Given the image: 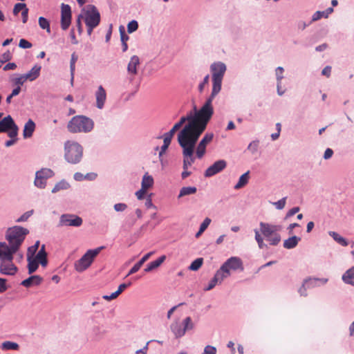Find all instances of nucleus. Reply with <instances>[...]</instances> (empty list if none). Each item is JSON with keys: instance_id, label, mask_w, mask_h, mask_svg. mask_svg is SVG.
Returning a JSON list of instances; mask_svg holds the SVG:
<instances>
[{"instance_id": "nucleus-31", "label": "nucleus", "mask_w": 354, "mask_h": 354, "mask_svg": "<svg viewBox=\"0 0 354 354\" xmlns=\"http://www.w3.org/2000/svg\"><path fill=\"white\" fill-rule=\"evenodd\" d=\"M300 240L301 238L296 236H292L284 241L283 247L286 249L294 248L297 245Z\"/></svg>"}, {"instance_id": "nucleus-49", "label": "nucleus", "mask_w": 354, "mask_h": 354, "mask_svg": "<svg viewBox=\"0 0 354 354\" xmlns=\"http://www.w3.org/2000/svg\"><path fill=\"white\" fill-rule=\"evenodd\" d=\"M259 142L258 141H252L250 142L248 147V149L252 153H254L258 149Z\"/></svg>"}, {"instance_id": "nucleus-25", "label": "nucleus", "mask_w": 354, "mask_h": 354, "mask_svg": "<svg viewBox=\"0 0 354 354\" xmlns=\"http://www.w3.org/2000/svg\"><path fill=\"white\" fill-rule=\"evenodd\" d=\"M166 259L165 255H162L156 261H151L147 264V267L145 268V272H149L154 269L158 268Z\"/></svg>"}, {"instance_id": "nucleus-57", "label": "nucleus", "mask_w": 354, "mask_h": 354, "mask_svg": "<svg viewBox=\"0 0 354 354\" xmlns=\"http://www.w3.org/2000/svg\"><path fill=\"white\" fill-rule=\"evenodd\" d=\"M283 68L281 66H279L276 69V76L277 82H281V80L283 79Z\"/></svg>"}, {"instance_id": "nucleus-37", "label": "nucleus", "mask_w": 354, "mask_h": 354, "mask_svg": "<svg viewBox=\"0 0 354 354\" xmlns=\"http://www.w3.org/2000/svg\"><path fill=\"white\" fill-rule=\"evenodd\" d=\"M38 22L41 29L46 30L48 32H50L49 21L46 18L43 17H39Z\"/></svg>"}, {"instance_id": "nucleus-41", "label": "nucleus", "mask_w": 354, "mask_h": 354, "mask_svg": "<svg viewBox=\"0 0 354 354\" xmlns=\"http://www.w3.org/2000/svg\"><path fill=\"white\" fill-rule=\"evenodd\" d=\"M37 172L38 173V175H41V176H42V178L45 180L53 175V171L51 169L47 168L41 169L40 171Z\"/></svg>"}, {"instance_id": "nucleus-34", "label": "nucleus", "mask_w": 354, "mask_h": 354, "mask_svg": "<svg viewBox=\"0 0 354 354\" xmlns=\"http://www.w3.org/2000/svg\"><path fill=\"white\" fill-rule=\"evenodd\" d=\"M197 191L196 187H183L180 189L178 198H182L185 196L194 194Z\"/></svg>"}, {"instance_id": "nucleus-43", "label": "nucleus", "mask_w": 354, "mask_h": 354, "mask_svg": "<svg viewBox=\"0 0 354 354\" xmlns=\"http://www.w3.org/2000/svg\"><path fill=\"white\" fill-rule=\"evenodd\" d=\"M138 28V24L136 20H132L127 25V31L129 33L135 32Z\"/></svg>"}, {"instance_id": "nucleus-26", "label": "nucleus", "mask_w": 354, "mask_h": 354, "mask_svg": "<svg viewBox=\"0 0 354 354\" xmlns=\"http://www.w3.org/2000/svg\"><path fill=\"white\" fill-rule=\"evenodd\" d=\"M42 266H46L47 265V253L45 251V245H42L38 253L35 257Z\"/></svg>"}, {"instance_id": "nucleus-35", "label": "nucleus", "mask_w": 354, "mask_h": 354, "mask_svg": "<svg viewBox=\"0 0 354 354\" xmlns=\"http://www.w3.org/2000/svg\"><path fill=\"white\" fill-rule=\"evenodd\" d=\"M328 234L339 245H341L342 246L348 245V243L347 242V241L344 237L340 236L338 233H337L335 232L330 231V232H329Z\"/></svg>"}, {"instance_id": "nucleus-61", "label": "nucleus", "mask_w": 354, "mask_h": 354, "mask_svg": "<svg viewBox=\"0 0 354 354\" xmlns=\"http://www.w3.org/2000/svg\"><path fill=\"white\" fill-rule=\"evenodd\" d=\"M8 289L6 286V280L0 278V293L4 292Z\"/></svg>"}, {"instance_id": "nucleus-22", "label": "nucleus", "mask_w": 354, "mask_h": 354, "mask_svg": "<svg viewBox=\"0 0 354 354\" xmlns=\"http://www.w3.org/2000/svg\"><path fill=\"white\" fill-rule=\"evenodd\" d=\"M35 129V123L31 119H29L25 124L23 130V136L24 138H29L32 137L33 132Z\"/></svg>"}, {"instance_id": "nucleus-18", "label": "nucleus", "mask_w": 354, "mask_h": 354, "mask_svg": "<svg viewBox=\"0 0 354 354\" xmlns=\"http://www.w3.org/2000/svg\"><path fill=\"white\" fill-rule=\"evenodd\" d=\"M140 65V59L137 55L131 57L127 66V72L130 77V80H133L138 73L137 67Z\"/></svg>"}, {"instance_id": "nucleus-7", "label": "nucleus", "mask_w": 354, "mask_h": 354, "mask_svg": "<svg viewBox=\"0 0 354 354\" xmlns=\"http://www.w3.org/2000/svg\"><path fill=\"white\" fill-rule=\"evenodd\" d=\"M104 248V246L98 247L93 250H88L75 263V269L78 272H82L88 269L93 263L95 257Z\"/></svg>"}, {"instance_id": "nucleus-45", "label": "nucleus", "mask_w": 354, "mask_h": 354, "mask_svg": "<svg viewBox=\"0 0 354 354\" xmlns=\"http://www.w3.org/2000/svg\"><path fill=\"white\" fill-rule=\"evenodd\" d=\"M8 131V136L12 139H17L16 137L18 133V127L15 123V125L12 126V128H10Z\"/></svg>"}, {"instance_id": "nucleus-4", "label": "nucleus", "mask_w": 354, "mask_h": 354, "mask_svg": "<svg viewBox=\"0 0 354 354\" xmlns=\"http://www.w3.org/2000/svg\"><path fill=\"white\" fill-rule=\"evenodd\" d=\"M93 127V121L84 115L73 117L67 124L68 131L73 133H88L92 131Z\"/></svg>"}, {"instance_id": "nucleus-10", "label": "nucleus", "mask_w": 354, "mask_h": 354, "mask_svg": "<svg viewBox=\"0 0 354 354\" xmlns=\"http://www.w3.org/2000/svg\"><path fill=\"white\" fill-rule=\"evenodd\" d=\"M240 270H243V266L241 259L236 257H232L228 259L220 268V272L222 273L225 278L230 275V270L236 271Z\"/></svg>"}, {"instance_id": "nucleus-32", "label": "nucleus", "mask_w": 354, "mask_h": 354, "mask_svg": "<svg viewBox=\"0 0 354 354\" xmlns=\"http://www.w3.org/2000/svg\"><path fill=\"white\" fill-rule=\"evenodd\" d=\"M27 260L28 262V273L32 274L37 270L39 266V263H40L37 259L32 257L31 256H28L27 257Z\"/></svg>"}, {"instance_id": "nucleus-3", "label": "nucleus", "mask_w": 354, "mask_h": 354, "mask_svg": "<svg viewBox=\"0 0 354 354\" xmlns=\"http://www.w3.org/2000/svg\"><path fill=\"white\" fill-rule=\"evenodd\" d=\"M201 108L196 112L195 115L194 116L192 115V114L187 115L186 117H182L180 120L176 123L174 127L171 129V130L167 132V133L173 137L175 134V133L183 126V124L186 122L188 121V123L184 127L185 128L187 127L190 123L194 122L197 127L198 125L201 124L203 122L205 124V129L207 127V124L208 122L210 120L213 113H211L210 114H206V115H202L201 113Z\"/></svg>"}, {"instance_id": "nucleus-33", "label": "nucleus", "mask_w": 354, "mask_h": 354, "mask_svg": "<svg viewBox=\"0 0 354 354\" xmlns=\"http://www.w3.org/2000/svg\"><path fill=\"white\" fill-rule=\"evenodd\" d=\"M249 171H248L240 176L238 183L234 186L235 189H241L248 184L249 180Z\"/></svg>"}, {"instance_id": "nucleus-20", "label": "nucleus", "mask_w": 354, "mask_h": 354, "mask_svg": "<svg viewBox=\"0 0 354 354\" xmlns=\"http://www.w3.org/2000/svg\"><path fill=\"white\" fill-rule=\"evenodd\" d=\"M42 281V278L39 275H32L21 282V285L26 288L33 286H39Z\"/></svg>"}, {"instance_id": "nucleus-53", "label": "nucleus", "mask_w": 354, "mask_h": 354, "mask_svg": "<svg viewBox=\"0 0 354 354\" xmlns=\"http://www.w3.org/2000/svg\"><path fill=\"white\" fill-rule=\"evenodd\" d=\"M310 281V279H306L304 281V283L302 284V286L299 289V292L300 293V295L301 296H306L307 295L306 285L308 284Z\"/></svg>"}, {"instance_id": "nucleus-5", "label": "nucleus", "mask_w": 354, "mask_h": 354, "mask_svg": "<svg viewBox=\"0 0 354 354\" xmlns=\"http://www.w3.org/2000/svg\"><path fill=\"white\" fill-rule=\"evenodd\" d=\"M28 232L29 231L23 227L14 226L8 229L6 239L9 245L15 247V250L18 251Z\"/></svg>"}, {"instance_id": "nucleus-42", "label": "nucleus", "mask_w": 354, "mask_h": 354, "mask_svg": "<svg viewBox=\"0 0 354 354\" xmlns=\"http://www.w3.org/2000/svg\"><path fill=\"white\" fill-rule=\"evenodd\" d=\"M255 233V240L257 241L258 245L260 248H263L266 246V244L263 243V239L260 234V232L258 230H254Z\"/></svg>"}, {"instance_id": "nucleus-62", "label": "nucleus", "mask_w": 354, "mask_h": 354, "mask_svg": "<svg viewBox=\"0 0 354 354\" xmlns=\"http://www.w3.org/2000/svg\"><path fill=\"white\" fill-rule=\"evenodd\" d=\"M210 223H211V219L209 218H206L203 221V222L201 224L200 229H201V230L205 231L207 228V227L209 226Z\"/></svg>"}, {"instance_id": "nucleus-55", "label": "nucleus", "mask_w": 354, "mask_h": 354, "mask_svg": "<svg viewBox=\"0 0 354 354\" xmlns=\"http://www.w3.org/2000/svg\"><path fill=\"white\" fill-rule=\"evenodd\" d=\"M12 58V55L10 53V52L9 50L6 51V53H4L2 55H1V62H3V64L5 63L6 62H8L9 61L10 59H11Z\"/></svg>"}, {"instance_id": "nucleus-36", "label": "nucleus", "mask_w": 354, "mask_h": 354, "mask_svg": "<svg viewBox=\"0 0 354 354\" xmlns=\"http://www.w3.org/2000/svg\"><path fill=\"white\" fill-rule=\"evenodd\" d=\"M78 59V56L76 55L75 53H73L71 55V63H70V69H71V84H73V80H74V73H75V63L77 60Z\"/></svg>"}, {"instance_id": "nucleus-38", "label": "nucleus", "mask_w": 354, "mask_h": 354, "mask_svg": "<svg viewBox=\"0 0 354 354\" xmlns=\"http://www.w3.org/2000/svg\"><path fill=\"white\" fill-rule=\"evenodd\" d=\"M19 348V344L15 342L6 341L2 344V348L5 350H18Z\"/></svg>"}, {"instance_id": "nucleus-40", "label": "nucleus", "mask_w": 354, "mask_h": 354, "mask_svg": "<svg viewBox=\"0 0 354 354\" xmlns=\"http://www.w3.org/2000/svg\"><path fill=\"white\" fill-rule=\"evenodd\" d=\"M46 180L42 178L41 175H38V173L36 172V177L35 180V185L39 188H44L46 186Z\"/></svg>"}, {"instance_id": "nucleus-19", "label": "nucleus", "mask_w": 354, "mask_h": 354, "mask_svg": "<svg viewBox=\"0 0 354 354\" xmlns=\"http://www.w3.org/2000/svg\"><path fill=\"white\" fill-rule=\"evenodd\" d=\"M96 100V106L99 109H102L106 100V92L102 86H99L95 93Z\"/></svg>"}, {"instance_id": "nucleus-11", "label": "nucleus", "mask_w": 354, "mask_h": 354, "mask_svg": "<svg viewBox=\"0 0 354 354\" xmlns=\"http://www.w3.org/2000/svg\"><path fill=\"white\" fill-rule=\"evenodd\" d=\"M171 330L174 334L176 337H181L185 334L186 330H191L194 328V324L192 323L190 317H186L183 322H174L171 325Z\"/></svg>"}, {"instance_id": "nucleus-52", "label": "nucleus", "mask_w": 354, "mask_h": 354, "mask_svg": "<svg viewBox=\"0 0 354 354\" xmlns=\"http://www.w3.org/2000/svg\"><path fill=\"white\" fill-rule=\"evenodd\" d=\"M286 201V197H283V198L278 201L277 202H275L274 203V205H275L277 209H282L285 207Z\"/></svg>"}, {"instance_id": "nucleus-21", "label": "nucleus", "mask_w": 354, "mask_h": 354, "mask_svg": "<svg viewBox=\"0 0 354 354\" xmlns=\"http://www.w3.org/2000/svg\"><path fill=\"white\" fill-rule=\"evenodd\" d=\"M15 125V122L10 115L3 118L0 121V133L8 131L12 126Z\"/></svg>"}, {"instance_id": "nucleus-64", "label": "nucleus", "mask_w": 354, "mask_h": 354, "mask_svg": "<svg viewBox=\"0 0 354 354\" xmlns=\"http://www.w3.org/2000/svg\"><path fill=\"white\" fill-rule=\"evenodd\" d=\"M172 138L173 137H171V136H169V134L165 133L164 134V136H163V138H164L163 139V145H166L167 146H169Z\"/></svg>"}, {"instance_id": "nucleus-39", "label": "nucleus", "mask_w": 354, "mask_h": 354, "mask_svg": "<svg viewBox=\"0 0 354 354\" xmlns=\"http://www.w3.org/2000/svg\"><path fill=\"white\" fill-rule=\"evenodd\" d=\"M203 258H198L195 259L189 266V268L191 270L196 271L198 270L203 265Z\"/></svg>"}, {"instance_id": "nucleus-6", "label": "nucleus", "mask_w": 354, "mask_h": 354, "mask_svg": "<svg viewBox=\"0 0 354 354\" xmlns=\"http://www.w3.org/2000/svg\"><path fill=\"white\" fill-rule=\"evenodd\" d=\"M83 156L82 147L75 141H66L64 144V158L71 164L78 163Z\"/></svg>"}, {"instance_id": "nucleus-50", "label": "nucleus", "mask_w": 354, "mask_h": 354, "mask_svg": "<svg viewBox=\"0 0 354 354\" xmlns=\"http://www.w3.org/2000/svg\"><path fill=\"white\" fill-rule=\"evenodd\" d=\"M67 186H68V184H66L65 183H57V185H55V186L52 189V192L55 193L60 189H66Z\"/></svg>"}, {"instance_id": "nucleus-29", "label": "nucleus", "mask_w": 354, "mask_h": 354, "mask_svg": "<svg viewBox=\"0 0 354 354\" xmlns=\"http://www.w3.org/2000/svg\"><path fill=\"white\" fill-rule=\"evenodd\" d=\"M153 177L149 175L148 173H146L142 177L141 187L147 191L153 186Z\"/></svg>"}, {"instance_id": "nucleus-15", "label": "nucleus", "mask_w": 354, "mask_h": 354, "mask_svg": "<svg viewBox=\"0 0 354 354\" xmlns=\"http://www.w3.org/2000/svg\"><path fill=\"white\" fill-rule=\"evenodd\" d=\"M17 252L15 247L8 245L6 242H0V261L13 260V255Z\"/></svg>"}, {"instance_id": "nucleus-48", "label": "nucleus", "mask_w": 354, "mask_h": 354, "mask_svg": "<svg viewBox=\"0 0 354 354\" xmlns=\"http://www.w3.org/2000/svg\"><path fill=\"white\" fill-rule=\"evenodd\" d=\"M19 46L21 48H30L32 46V44L25 39L19 40Z\"/></svg>"}, {"instance_id": "nucleus-27", "label": "nucleus", "mask_w": 354, "mask_h": 354, "mask_svg": "<svg viewBox=\"0 0 354 354\" xmlns=\"http://www.w3.org/2000/svg\"><path fill=\"white\" fill-rule=\"evenodd\" d=\"M41 66L35 65L31 68V70L28 73L24 74V75L26 76L28 80L34 81L39 76Z\"/></svg>"}, {"instance_id": "nucleus-47", "label": "nucleus", "mask_w": 354, "mask_h": 354, "mask_svg": "<svg viewBox=\"0 0 354 354\" xmlns=\"http://www.w3.org/2000/svg\"><path fill=\"white\" fill-rule=\"evenodd\" d=\"M28 80L26 79V76L24 75H20L19 77H16L15 80H14V83L15 85H17V86H20L21 85L24 84V83L27 81Z\"/></svg>"}, {"instance_id": "nucleus-14", "label": "nucleus", "mask_w": 354, "mask_h": 354, "mask_svg": "<svg viewBox=\"0 0 354 354\" xmlns=\"http://www.w3.org/2000/svg\"><path fill=\"white\" fill-rule=\"evenodd\" d=\"M214 138V133H207L205 134L202 140L198 143V146L196 147V156L198 158H201L203 157L206 152V147L207 145L210 143Z\"/></svg>"}, {"instance_id": "nucleus-28", "label": "nucleus", "mask_w": 354, "mask_h": 354, "mask_svg": "<svg viewBox=\"0 0 354 354\" xmlns=\"http://www.w3.org/2000/svg\"><path fill=\"white\" fill-rule=\"evenodd\" d=\"M342 280L347 284L354 286V266L346 271L342 275Z\"/></svg>"}, {"instance_id": "nucleus-46", "label": "nucleus", "mask_w": 354, "mask_h": 354, "mask_svg": "<svg viewBox=\"0 0 354 354\" xmlns=\"http://www.w3.org/2000/svg\"><path fill=\"white\" fill-rule=\"evenodd\" d=\"M120 35V39L122 43H127L128 39H129V36L126 34L124 26H120L119 28Z\"/></svg>"}, {"instance_id": "nucleus-17", "label": "nucleus", "mask_w": 354, "mask_h": 354, "mask_svg": "<svg viewBox=\"0 0 354 354\" xmlns=\"http://www.w3.org/2000/svg\"><path fill=\"white\" fill-rule=\"evenodd\" d=\"M17 271V268L12 263V260H1L0 264V272L6 275H14Z\"/></svg>"}, {"instance_id": "nucleus-54", "label": "nucleus", "mask_w": 354, "mask_h": 354, "mask_svg": "<svg viewBox=\"0 0 354 354\" xmlns=\"http://www.w3.org/2000/svg\"><path fill=\"white\" fill-rule=\"evenodd\" d=\"M32 211H28L25 212L22 216H21L17 220V222H24L26 221L32 214Z\"/></svg>"}, {"instance_id": "nucleus-30", "label": "nucleus", "mask_w": 354, "mask_h": 354, "mask_svg": "<svg viewBox=\"0 0 354 354\" xmlns=\"http://www.w3.org/2000/svg\"><path fill=\"white\" fill-rule=\"evenodd\" d=\"M333 12V8H328L324 11H317L312 17V21H316L322 17L327 18Z\"/></svg>"}, {"instance_id": "nucleus-60", "label": "nucleus", "mask_w": 354, "mask_h": 354, "mask_svg": "<svg viewBox=\"0 0 354 354\" xmlns=\"http://www.w3.org/2000/svg\"><path fill=\"white\" fill-rule=\"evenodd\" d=\"M146 192H147V190H145L141 187L140 189H139L138 191H137L136 192V196L138 200H142L144 198V196H145Z\"/></svg>"}, {"instance_id": "nucleus-8", "label": "nucleus", "mask_w": 354, "mask_h": 354, "mask_svg": "<svg viewBox=\"0 0 354 354\" xmlns=\"http://www.w3.org/2000/svg\"><path fill=\"white\" fill-rule=\"evenodd\" d=\"M260 231L272 245H277L281 241V236L278 233L281 230L279 225H271L261 222Z\"/></svg>"}, {"instance_id": "nucleus-51", "label": "nucleus", "mask_w": 354, "mask_h": 354, "mask_svg": "<svg viewBox=\"0 0 354 354\" xmlns=\"http://www.w3.org/2000/svg\"><path fill=\"white\" fill-rule=\"evenodd\" d=\"M209 75H207L204 79L203 81L198 85V91L200 93H202L204 90L205 86L208 84L209 82Z\"/></svg>"}, {"instance_id": "nucleus-2", "label": "nucleus", "mask_w": 354, "mask_h": 354, "mask_svg": "<svg viewBox=\"0 0 354 354\" xmlns=\"http://www.w3.org/2000/svg\"><path fill=\"white\" fill-rule=\"evenodd\" d=\"M210 69L212 73V91L210 96L201 107V113L202 115L214 113L212 101L221 89V83L226 71V66L222 62H215L211 65Z\"/></svg>"}, {"instance_id": "nucleus-1", "label": "nucleus", "mask_w": 354, "mask_h": 354, "mask_svg": "<svg viewBox=\"0 0 354 354\" xmlns=\"http://www.w3.org/2000/svg\"><path fill=\"white\" fill-rule=\"evenodd\" d=\"M205 124L203 122L197 127L194 122L183 128L178 135V142L183 149V169H188L195 161L194 157L196 144L200 136L205 131Z\"/></svg>"}, {"instance_id": "nucleus-59", "label": "nucleus", "mask_w": 354, "mask_h": 354, "mask_svg": "<svg viewBox=\"0 0 354 354\" xmlns=\"http://www.w3.org/2000/svg\"><path fill=\"white\" fill-rule=\"evenodd\" d=\"M142 266L140 265V263L138 262L136 263L129 270V273L127 274V276H129L131 274H133L136 272H137Z\"/></svg>"}, {"instance_id": "nucleus-24", "label": "nucleus", "mask_w": 354, "mask_h": 354, "mask_svg": "<svg viewBox=\"0 0 354 354\" xmlns=\"http://www.w3.org/2000/svg\"><path fill=\"white\" fill-rule=\"evenodd\" d=\"M225 277L220 272V270H218L214 275V277L209 281L208 286L205 288V290H210L213 288H214L216 283L219 281L221 282Z\"/></svg>"}, {"instance_id": "nucleus-16", "label": "nucleus", "mask_w": 354, "mask_h": 354, "mask_svg": "<svg viewBox=\"0 0 354 354\" xmlns=\"http://www.w3.org/2000/svg\"><path fill=\"white\" fill-rule=\"evenodd\" d=\"M227 166V162L224 160L216 161L209 166L205 171V176L211 177L223 171Z\"/></svg>"}, {"instance_id": "nucleus-44", "label": "nucleus", "mask_w": 354, "mask_h": 354, "mask_svg": "<svg viewBox=\"0 0 354 354\" xmlns=\"http://www.w3.org/2000/svg\"><path fill=\"white\" fill-rule=\"evenodd\" d=\"M26 8V5L22 3H16L13 8V14L17 15L19 12H22Z\"/></svg>"}, {"instance_id": "nucleus-12", "label": "nucleus", "mask_w": 354, "mask_h": 354, "mask_svg": "<svg viewBox=\"0 0 354 354\" xmlns=\"http://www.w3.org/2000/svg\"><path fill=\"white\" fill-rule=\"evenodd\" d=\"M82 224V219L74 214H63L59 219V226L79 227Z\"/></svg>"}, {"instance_id": "nucleus-9", "label": "nucleus", "mask_w": 354, "mask_h": 354, "mask_svg": "<svg viewBox=\"0 0 354 354\" xmlns=\"http://www.w3.org/2000/svg\"><path fill=\"white\" fill-rule=\"evenodd\" d=\"M84 21L88 27V33L91 35L93 28L97 26L100 21V15L96 7L88 5L85 9Z\"/></svg>"}, {"instance_id": "nucleus-13", "label": "nucleus", "mask_w": 354, "mask_h": 354, "mask_svg": "<svg viewBox=\"0 0 354 354\" xmlns=\"http://www.w3.org/2000/svg\"><path fill=\"white\" fill-rule=\"evenodd\" d=\"M71 9L70 6L62 3L61 6V28L67 30L71 24Z\"/></svg>"}, {"instance_id": "nucleus-58", "label": "nucleus", "mask_w": 354, "mask_h": 354, "mask_svg": "<svg viewBox=\"0 0 354 354\" xmlns=\"http://www.w3.org/2000/svg\"><path fill=\"white\" fill-rule=\"evenodd\" d=\"M216 348L211 346H207L203 354H216Z\"/></svg>"}, {"instance_id": "nucleus-63", "label": "nucleus", "mask_w": 354, "mask_h": 354, "mask_svg": "<svg viewBox=\"0 0 354 354\" xmlns=\"http://www.w3.org/2000/svg\"><path fill=\"white\" fill-rule=\"evenodd\" d=\"M153 254V252H148L147 254H146L145 255H144L142 257V259L138 261L140 265L142 266L143 265V263L145 261H147Z\"/></svg>"}, {"instance_id": "nucleus-56", "label": "nucleus", "mask_w": 354, "mask_h": 354, "mask_svg": "<svg viewBox=\"0 0 354 354\" xmlns=\"http://www.w3.org/2000/svg\"><path fill=\"white\" fill-rule=\"evenodd\" d=\"M127 207V205L125 203H116L114 205V209L116 212H123Z\"/></svg>"}, {"instance_id": "nucleus-23", "label": "nucleus", "mask_w": 354, "mask_h": 354, "mask_svg": "<svg viewBox=\"0 0 354 354\" xmlns=\"http://www.w3.org/2000/svg\"><path fill=\"white\" fill-rule=\"evenodd\" d=\"M131 283H122L119 286L118 290L110 295H104L102 297L105 300L110 301L116 299L127 287L130 286Z\"/></svg>"}]
</instances>
